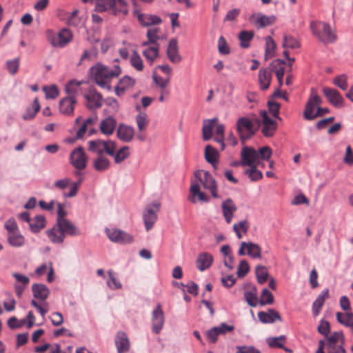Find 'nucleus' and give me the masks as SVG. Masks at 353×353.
<instances>
[{
    "mask_svg": "<svg viewBox=\"0 0 353 353\" xmlns=\"http://www.w3.org/2000/svg\"><path fill=\"white\" fill-rule=\"evenodd\" d=\"M122 70L118 65L108 66L97 63L90 69L91 79L101 89L110 91L112 81L117 79L121 74Z\"/></svg>",
    "mask_w": 353,
    "mask_h": 353,
    "instance_id": "obj_1",
    "label": "nucleus"
},
{
    "mask_svg": "<svg viewBox=\"0 0 353 353\" xmlns=\"http://www.w3.org/2000/svg\"><path fill=\"white\" fill-rule=\"evenodd\" d=\"M32 291L34 299L31 301V305L36 308L43 318L49 310V305L46 300L50 294V290L42 283H34Z\"/></svg>",
    "mask_w": 353,
    "mask_h": 353,
    "instance_id": "obj_2",
    "label": "nucleus"
},
{
    "mask_svg": "<svg viewBox=\"0 0 353 353\" xmlns=\"http://www.w3.org/2000/svg\"><path fill=\"white\" fill-rule=\"evenodd\" d=\"M310 28L313 35L323 43H332L336 40L335 31L325 22L312 21L310 22Z\"/></svg>",
    "mask_w": 353,
    "mask_h": 353,
    "instance_id": "obj_3",
    "label": "nucleus"
},
{
    "mask_svg": "<svg viewBox=\"0 0 353 353\" xmlns=\"http://www.w3.org/2000/svg\"><path fill=\"white\" fill-rule=\"evenodd\" d=\"M95 9L99 12L111 10L115 15H126L128 13L125 0H95Z\"/></svg>",
    "mask_w": 353,
    "mask_h": 353,
    "instance_id": "obj_4",
    "label": "nucleus"
},
{
    "mask_svg": "<svg viewBox=\"0 0 353 353\" xmlns=\"http://www.w3.org/2000/svg\"><path fill=\"white\" fill-rule=\"evenodd\" d=\"M46 38L48 42L54 47L63 48L72 39V33L68 28L61 30L56 33L52 30L46 32Z\"/></svg>",
    "mask_w": 353,
    "mask_h": 353,
    "instance_id": "obj_5",
    "label": "nucleus"
},
{
    "mask_svg": "<svg viewBox=\"0 0 353 353\" xmlns=\"http://www.w3.org/2000/svg\"><path fill=\"white\" fill-rule=\"evenodd\" d=\"M194 176L196 179L195 181H198L205 189L209 190L212 197H219L216 181L208 171L198 170Z\"/></svg>",
    "mask_w": 353,
    "mask_h": 353,
    "instance_id": "obj_6",
    "label": "nucleus"
},
{
    "mask_svg": "<svg viewBox=\"0 0 353 353\" xmlns=\"http://www.w3.org/2000/svg\"><path fill=\"white\" fill-rule=\"evenodd\" d=\"M322 100L314 89H312L310 97L305 105L303 117L306 120H313L316 117L315 108L319 107Z\"/></svg>",
    "mask_w": 353,
    "mask_h": 353,
    "instance_id": "obj_7",
    "label": "nucleus"
},
{
    "mask_svg": "<svg viewBox=\"0 0 353 353\" xmlns=\"http://www.w3.org/2000/svg\"><path fill=\"white\" fill-rule=\"evenodd\" d=\"M161 203L155 201L147 205L143 212V221L147 231L153 227L157 220V212L159 211Z\"/></svg>",
    "mask_w": 353,
    "mask_h": 353,
    "instance_id": "obj_8",
    "label": "nucleus"
},
{
    "mask_svg": "<svg viewBox=\"0 0 353 353\" xmlns=\"http://www.w3.org/2000/svg\"><path fill=\"white\" fill-rule=\"evenodd\" d=\"M236 131L241 140L250 139L255 133L254 124L248 117H241L236 121Z\"/></svg>",
    "mask_w": 353,
    "mask_h": 353,
    "instance_id": "obj_9",
    "label": "nucleus"
},
{
    "mask_svg": "<svg viewBox=\"0 0 353 353\" xmlns=\"http://www.w3.org/2000/svg\"><path fill=\"white\" fill-rule=\"evenodd\" d=\"M105 233L111 241L117 243H130L134 239L130 234L117 228L106 229Z\"/></svg>",
    "mask_w": 353,
    "mask_h": 353,
    "instance_id": "obj_10",
    "label": "nucleus"
},
{
    "mask_svg": "<svg viewBox=\"0 0 353 353\" xmlns=\"http://www.w3.org/2000/svg\"><path fill=\"white\" fill-rule=\"evenodd\" d=\"M71 164L77 170H83L88 163V157L81 147L75 148L70 154Z\"/></svg>",
    "mask_w": 353,
    "mask_h": 353,
    "instance_id": "obj_11",
    "label": "nucleus"
},
{
    "mask_svg": "<svg viewBox=\"0 0 353 353\" xmlns=\"http://www.w3.org/2000/svg\"><path fill=\"white\" fill-rule=\"evenodd\" d=\"M248 254L254 259L261 258V249L258 244L252 242H241L240 248L238 251V254L243 256Z\"/></svg>",
    "mask_w": 353,
    "mask_h": 353,
    "instance_id": "obj_12",
    "label": "nucleus"
},
{
    "mask_svg": "<svg viewBox=\"0 0 353 353\" xmlns=\"http://www.w3.org/2000/svg\"><path fill=\"white\" fill-rule=\"evenodd\" d=\"M84 97L86 101V106L90 110L100 108L103 105V97L101 94L94 89H90Z\"/></svg>",
    "mask_w": 353,
    "mask_h": 353,
    "instance_id": "obj_13",
    "label": "nucleus"
},
{
    "mask_svg": "<svg viewBox=\"0 0 353 353\" xmlns=\"http://www.w3.org/2000/svg\"><path fill=\"white\" fill-rule=\"evenodd\" d=\"M165 322L164 314L160 304H158L152 314V331L155 334H159L163 327Z\"/></svg>",
    "mask_w": 353,
    "mask_h": 353,
    "instance_id": "obj_14",
    "label": "nucleus"
},
{
    "mask_svg": "<svg viewBox=\"0 0 353 353\" xmlns=\"http://www.w3.org/2000/svg\"><path fill=\"white\" fill-rule=\"evenodd\" d=\"M241 156L242 165L252 166L254 165L259 164L257 159V151L252 148H243Z\"/></svg>",
    "mask_w": 353,
    "mask_h": 353,
    "instance_id": "obj_15",
    "label": "nucleus"
},
{
    "mask_svg": "<svg viewBox=\"0 0 353 353\" xmlns=\"http://www.w3.org/2000/svg\"><path fill=\"white\" fill-rule=\"evenodd\" d=\"M188 200L195 203L197 201L207 202L209 201L206 194L201 190L200 184L198 181H192L190 188V194Z\"/></svg>",
    "mask_w": 353,
    "mask_h": 353,
    "instance_id": "obj_16",
    "label": "nucleus"
},
{
    "mask_svg": "<svg viewBox=\"0 0 353 353\" xmlns=\"http://www.w3.org/2000/svg\"><path fill=\"white\" fill-rule=\"evenodd\" d=\"M323 92L327 101L334 107L340 108L344 105V99L336 90L330 88H324Z\"/></svg>",
    "mask_w": 353,
    "mask_h": 353,
    "instance_id": "obj_17",
    "label": "nucleus"
},
{
    "mask_svg": "<svg viewBox=\"0 0 353 353\" xmlns=\"http://www.w3.org/2000/svg\"><path fill=\"white\" fill-rule=\"evenodd\" d=\"M148 40L143 42V45L154 44L159 46V41L165 39V34L159 28L152 26L147 30Z\"/></svg>",
    "mask_w": 353,
    "mask_h": 353,
    "instance_id": "obj_18",
    "label": "nucleus"
},
{
    "mask_svg": "<svg viewBox=\"0 0 353 353\" xmlns=\"http://www.w3.org/2000/svg\"><path fill=\"white\" fill-rule=\"evenodd\" d=\"M233 330L234 327L232 325L221 323L219 326L214 327L207 332V339L210 342L215 343L219 335L225 334V333L232 332Z\"/></svg>",
    "mask_w": 353,
    "mask_h": 353,
    "instance_id": "obj_19",
    "label": "nucleus"
},
{
    "mask_svg": "<svg viewBox=\"0 0 353 353\" xmlns=\"http://www.w3.org/2000/svg\"><path fill=\"white\" fill-rule=\"evenodd\" d=\"M276 21L274 16H266L261 13L254 14L250 17V21L258 28H263L273 24Z\"/></svg>",
    "mask_w": 353,
    "mask_h": 353,
    "instance_id": "obj_20",
    "label": "nucleus"
},
{
    "mask_svg": "<svg viewBox=\"0 0 353 353\" xmlns=\"http://www.w3.org/2000/svg\"><path fill=\"white\" fill-rule=\"evenodd\" d=\"M12 276L16 279L17 283L14 285V291L17 296L20 298L26 288V286L30 283V279L23 274L14 272L12 273Z\"/></svg>",
    "mask_w": 353,
    "mask_h": 353,
    "instance_id": "obj_21",
    "label": "nucleus"
},
{
    "mask_svg": "<svg viewBox=\"0 0 353 353\" xmlns=\"http://www.w3.org/2000/svg\"><path fill=\"white\" fill-rule=\"evenodd\" d=\"M221 209L225 221L227 223H230L233 219L234 213L237 210L235 203L231 199H228L223 201Z\"/></svg>",
    "mask_w": 353,
    "mask_h": 353,
    "instance_id": "obj_22",
    "label": "nucleus"
},
{
    "mask_svg": "<svg viewBox=\"0 0 353 353\" xmlns=\"http://www.w3.org/2000/svg\"><path fill=\"white\" fill-rule=\"evenodd\" d=\"M57 226L59 227L61 233L63 234L64 238L65 235L78 236L80 234V232L78 228L68 219H62L57 221Z\"/></svg>",
    "mask_w": 353,
    "mask_h": 353,
    "instance_id": "obj_23",
    "label": "nucleus"
},
{
    "mask_svg": "<svg viewBox=\"0 0 353 353\" xmlns=\"http://www.w3.org/2000/svg\"><path fill=\"white\" fill-rule=\"evenodd\" d=\"M134 83L135 81L134 79L127 75L124 76L118 81L114 87L115 94L119 97L121 96L126 90L132 88Z\"/></svg>",
    "mask_w": 353,
    "mask_h": 353,
    "instance_id": "obj_24",
    "label": "nucleus"
},
{
    "mask_svg": "<svg viewBox=\"0 0 353 353\" xmlns=\"http://www.w3.org/2000/svg\"><path fill=\"white\" fill-rule=\"evenodd\" d=\"M117 137L123 142H130L134 135V129L125 124H120L117 129Z\"/></svg>",
    "mask_w": 353,
    "mask_h": 353,
    "instance_id": "obj_25",
    "label": "nucleus"
},
{
    "mask_svg": "<svg viewBox=\"0 0 353 353\" xmlns=\"http://www.w3.org/2000/svg\"><path fill=\"white\" fill-rule=\"evenodd\" d=\"M117 126V121L112 117H108L101 120L99 129L102 134L110 136L112 135Z\"/></svg>",
    "mask_w": 353,
    "mask_h": 353,
    "instance_id": "obj_26",
    "label": "nucleus"
},
{
    "mask_svg": "<svg viewBox=\"0 0 353 353\" xmlns=\"http://www.w3.org/2000/svg\"><path fill=\"white\" fill-rule=\"evenodd\" d=\"M76 103L77 99H73L72 97H65L59 101V110L63 114L71 116L73 114Z\"/></svg>",
    "mask_w": 353,
    "mask_h": 353,
    "instance_id": "obj_27",
    "label": "nucleus"
},
{
    "mask_svg": "<svg viewBox=\"0 0 353 353\" xmlns=\"http://www.w3.org/2000/svg\"><path fill=\"white\" fill-rule=\"evenodd\" d=\"M115 344L118 353H125L129 351L130 341L125 332H119L115 337Z\"/></svg>",
    "mask_w": 353,
    "mask_h": 353,
    "instance_id": "obj_28",
    "label": "nucleus"
},
{
    "mask_svg": "<svg viewBox=\"0 0 353 353\" xmlns=\"http://www.w3.org/2000/svg\"><path fill=\"white\" fill-rule=\"evenodd\" d=\"M258 318L263 323H272L276 320H282L280 314L273 309H269L268 312H259Z\"/></svg>",
    "mask_w": 353,
    "mask_h": 353,
    "instance_id": "obj_29",
    "label": "nucleus"
},
{
    "mask_svg": "<svg viewBox=\"0 0 353 353\" xmlns=\"http://www.w3.org/2000/svg\"><path fill=\"white\" fill-rule=\"evenodd\" d=\"M142 46L145 48L143 50L142 53L147 61L152 65L154 61L159 56V46H155L154 44H148V45H143Z\"/></svg>",
    "mask_w": 353,
    "mask_h": 353,
    "instance_id": "obj_30",
    "label": "nucleus"
},
{
    "mask_svg": "<svg viewBox=\"0 0 353 353\" xmlns=\"http://www.w3.org/2000/svg\"><path fill=\"white\" fill-rule=\"evenodd\" d=\"M167 55L170 61L172 63H179L181 61V58L179 54L176 39H172L170 41L167 49Z\"/></svg>",
    "mask_w": 353,
    "mask_h": 353,
    "instance_id": "obj_31",
    "label": "nucleus"
},
{
    "mask_svg": "<svg viewBox=\"0 0 353 353\" xmlns=\"http://www.w3.org/2000/svg\"><path fill=\"white\" fill-rule=\"evenodd\" d=\"M272 74L269 70L261 68L259 71V83L260 88L263 90H267L270 85Z\"/></svg>",
    "mask_w": 353,
    "mask_h": 353,
    "instance_id": "obj_32",
    "label": "nucleus"
},
{
    "mask_svg": "<svg viewBox=\"0 0 353 353\" xmlns=\"http://www.w3.org/2000/svg\"><path fill=\"white\" fill-rule=\"evenodd\" d=\"M213 261L212 256L209 253H202L196 259V267L200 271H203L210 267Z\"/></svg>",
    "mask_w": 353,
    "mask_h": 353,
    "instance_id": "obj_33",
    "label": "nucleus"
},
{
    "mask_svg": "<svg viewBox=\"0 0 353 353\" xmlns=\"http://www.w3.org/2000/svg\"><path fill=\"white\" fill-rule=\"evenodd\" d=\"M328 293V289H325L322 293L317 296L316 299L313 303L312 312L314 316H316L319 314L325 299L329 296Z\"/></svg>",
    "mask_w": 353,
    "mask_h": 353,
    "instance_id": "obj_34",
    "label": "nucleus"
},
{
    "mask_svg": "<svg viewBox=\"0 0 353 353\" xmlns=\"http://www.w3.org/2000/svg\"><path fill=\"white\" fill-rule=\"evenodd\" d=\"M110 162L104 154L98 155L93 160V167L98 172H103L110 168Z\"/></svg>",
    "mask_w": 353,
    "mask_h": 353,
    "instance_id": "obj_35",
    "label": "nucleus"
},
{
    "mask_svg": "<svg viewBox=\"0 0 353 353\" xmlns=\"http://www.w3.org/2000/svg\"><path fill=\"white\" fill-rule=\"evenodd\" d=\"M8 242L12 247L20 248L25 245V237L19 231L8 234Z\"/></svg>",
    "mask_w": 353,
    "mask_h": 353,
    "instance_id": "obj_36",
    "label": "nucleus"
},
{
    "mask_svg": "<svg viewBox=\"0 0 353 353\" xmlns=\"http://www.w3.org/2000/svg\"><path fill=\"white\" fill-rule=\"evenodd\" d=\"M46 234L50 241L53 243H62L64 241L63 234L57 224L52 228L46 231Z\"/></svg>",
    "mask_w": 353,
    "mask_h": 353,
    "instance_id": "obj_37",
    "label": "nucleus"
},
{
    "mask_svg": "<svg viewBox=\"0 0 353 353\" xmlns=\"http://www.w3.org/2000/svg\"><path fill=\"white\" fill-rule=\"evenodd\" d=\"M29 226L30 230L34 233L39 232L41 229L46 226V219L42 215H37L29 222Z\"/></svg>",
    "mask_w": 353,
    "mask_h": 353,
    "instance_id": "obj_38",
    "label": "nucleus"
},
{
    "mask_svg": "<svg viewBox=\"0 0 353 353\" xmlns=\"http://www.w3.org/2000/svg\"><path fill=\"white\" fill-rule=\"evenodd\" d=\"M217 121V119L214 118L211 120H205L202 128L203 139L204 141H208L212 138V130L214 128V123Z\"/></svg>",
    "mask_w": 353,
    "mask_h": 353,
    "instance_id": "obj_39",
    "label": "nucleus"
},
{
    "mask_svg": "<svg viewBox=\"0 0 353 353\" xmlns=\"http://www.w3.org/2000/svg\"><path fill=\"white\" fill-rule=\"evenodd\" d=\"M138 19L143 26H151L161 22V18L155 15L140 14L138 16Z\"/></svg>",
    "mask_w": 353,
    "mask_h": 353,
    "instance_id": "obj_40",
    "label": "nucleus"
},
{
    "mask_svg": "<svg viewBox=\"0 0 353 353\" xmlns=\"http://www.w3.org/2000/svg\"><path fill=\"white\" fill-rule=\"evenodd\" d=\"M40 110V104L37 98H35L31 107L27 108L25 113L23 114V120H31L32 119L37 113Z\"/></svg>",
    "mask_w": 353,
    "mask_h": 353,
    "instance_id": "obj_41",
    "label": "nucleus"
},
{
    "mask_svg": "<svg viewBox=\"0 0 353 353\" xmlns=\"http://www.w3.org/2000/svg\"><path fill=\"white\" fill-rule=\"evenodd\" d=\"M88 150L97 156L104 154V141L96 139L88 141Z\"/></svg>",
    "mask_w": 353,
    "mask_h": 353,
    "instance_id": "obj_42",
    "label": "nucleus"
},
{
    "mask_svg": "<svg viewBox=\"0 0 353 353\" xmlns=\"http://www.w3.org/2000/svg\"><path fill=\"white\" fill-rule=\"evenodd\" d=\"M254 35L253 31L243 30L239 34V40L240 41V46L242 48H248L250 43L252 40Z\"/></svg>",
    "mask_w": 353,
    "mask_h": 353,
    "instance_id": "obj_43",
    "label": "nucleus"
},
{
    "mask_svg": "<svg viewBox=\"0 0 353 353\" xmlns=\"http://www.w3.org/2000/svg\"><path fill=\"white\" fill-rule=\"evenodd\" d=\"M337 321L342 325L350 327L352 328L353 326V313L352 312H337L336 314Z\"/></svg>",
    "mask_w": 353,
    "mask_h": 353,
    "instance_id": "obj_44",
    "label": "nucleus"
},
{
    "mask_svg": "<svg viewBox=\"0 0 353 353\" xmlns=\"http://www.w3.org/2000/svg\"><path fill=\"white\" fill-rule=\"evenodd\" d=\"M205 158L210 163H218L219 153L214 148L210 145H207L205 148Z\"/></svg>",
    "mask_w": 353,
    "mask_h": 353,
    "instance_id": "obj_45",
    "label": "nucleus"
},
{
    "mask_svg": "<svg viewBox=\"0 0 353 353\" xmlns=\"http://www.w3.org/2000/svg\"><path fill=\"white\" fill-rule=\"evenodd\" d=\"M327 336V343L326 345H330V347H332V344H344V336L343 332H335L332 333L330 336Z\"/></svg>",
    "mask_w": 353,
    "mask_h": 353,
    "instance_id": "obj_46",
    "label": "nucleus"
},
{
    "mask_svg": "<svg viewBox=\"0 0 353 353\" xmlns=\"http://www.w3.org/2000/svg\"><path fill=\"white\" fill-rule=\"evenodd\" d=\"M129 156V147L123 146L117 152L115 151L114 155H113L112 157H114V160L116 163H120L122 161H123L125 159H127Z\"/></svg>",
    "mask_w": 353,
    "mask_h": 353,
    "instance_id": "obj_47",
    "label": "nucleus"
},
{
    "mask_svg": "<svg viewBox=\"0 0 353 353\" xmlns=\"http://www.w3.org/2000/svg\"><path fill=\"white\" fill-rule=\"evenodd\" d=\"M282 46L284 48L296 49L300 47V43L299 41L292 36L285 34L283 36Z\"/></svg>",
    "mask_w": 353,
    "mask_h": 353,
    "instance_id": "obj_48",
    "label": "nucleus"
},
{
    "mask_svg": "<svg viewBox=\"0 0 353 353\" xmlns=\"http://www.w3.org/2000/svg\"><path fill=\"white\" fill-rule=\"evenodd\" d=\"M136 123L139 132L143 131L149 123L148 117L145 112H140L136 117Z\"/></svg>",
    "mask_w": 353,
    "mask_h": 353,
    "instance_id": "obj_49",
    "label": "nucleus"
},
{
    "mask_svg": "<svg viewBox=\"0 0 353 353\" xmlns=\"http://www.w3.org/2000/svg\"><path fill=\"white\" fill-rule=\"evenodd\" d=\"M257 281L260 284H263L267 281L268 277V272L267 268L263 265H258L255 269Z\"/></svg>",
    "mask_w": 353,
    "mask_h": 353,
    "instance_id": "obj_50",
    "label": "nucleus"
},
{
    "mask_svg": "<svg viewBox=\"0 0 353 353\" xmlns=\"http://www.w3.org/2000/svg\"><path fill=\"white\" fill-rule=\"evenodd\" d=\"M276 48V44L274 40L270 37H268L265 39V59L272 58L274 56V53Z\"/></svg>",
    "mask_w": 353,
    "mask_h": 353,
    "instance_id": "obj_51",
    "label": "nucleus"
},
{
    "mask_svg": "<svg viewBox=\"0 0 353 353\" xmlns=\"http://www.w3.org/2000/svg\"><path fill=\"white\" fill-rule=\"evenodd\" d=\"M80 83H76L74 81H70L65 86V92L68 94L67 97H73V99H76V97L79 90Z\"/></svg>",
    "mask_w": 353,
    "mask_h": 353,
    "instance_id": "obj_52",
    "label": "nucleus"
},
{
    "mask_svg": "<svg viewBox=\"0 0 353 353\" xmlns=\"http://www.w3.org/2000/svg\"><path fill=\"white\" fill-rule=\"evenodd\" d=\"M285 64V61L278 59H276L274 60L272 63V65L273 67H275L277 65H281L279 67V68L278 70H276V77L278 79V81H279V85L281 86L282 84H283V76H284V68L283 66V65Z\"/></svg>",
    "mask_w": 353,
    "mask_h": 353,
    "instance_id": "obj_53",
    "label": "nucleus"
},
{
    "mask_svg": "<svg viewBox=\"0 0 353 353\" xmlns=\"http://www.w3.org/2000/svg\"><path fill=\"white\" fill-rule=\"evenodd\" d=\"M274 302V296L267 289L264 288L260 297V305H264L272 304Z\"/></svg>",
    "mask_w": 353,
    "mask_h": 353,
    "instance_id": "obj_54",
    "label": "nucleus"
},
{
    "mask_svg": "<svg viewBox=\"0 0 353 353\" xmlns=\"http://www.w3.org/2000/svg\"><path fill=\"white\" fill-rule=\"evenodd\" d=\"M272 155V150L268 146H264L261 148L257 151V159L259 163L260 164V160L269 161Z\"/></svg>",
    "mask_w": 353,
    "mask_h": 353,
    "instance_id": "obj_55",
    "label": "nucleus"
},
{
    "mask_svg": "<svg viewBox=\"0 0 353 353\" xmlns=\"http://www.w3.org/2000/svg\"><path fill=\"white\" fill-rule=\"evenodd\" d=\"M251 168L245 170V174H248L253 181H259L263 177L262 172L256 169V165L250 166Z\"/></svg>",
    "mask_w": 353,
    "mask_h": 353,
    "instance_id": "obj_56",
    "label": "nucleus"
},
{
    "mask_svg": "<svg viewBox=\"0 0 353 353\" xmlns=\"http://www.w3.org/2000/svg\"><path fill=\"white\" fill-rule=\"evenodd\" d=\"M131 65L138 71H142L143 63L141 57L137 52H134L130 58Z\"/></svg>",
    "mask_w": 353,
    "mask_h": 353,
    "instance_id": "obj_57",
    "label": "nucleus"
},
{
    "mask_svg": "<svg viewBox=\"0 0 353 353\" xmlns=\"http://www.w3.org/2000/svg\"><path fill=\"white\" fill-rule=\"evenodd\" d=\"M43 91L45 92L47 99H54L59 95V90L55 85L44 86L43 88Z\"/></svg>",
    "mask_w": 353,
    "mask_h": 353,
    "instance_id": "obj_58",
    "label": "nucleus"
},
{
    "mask_svg": "<svg viewBox=\"0 0 353 353\" xmlns=\"http://www.w3.org/2000/svg\"><path fill=\"white\" fill-rule=\"evenodd\" d=\"M108 274L110 277V280L107 281L108 285L113 290H117L120 289L122 287L121 283L119 282V281L117 279V278L115 276L114 272L112 270H109L108 272Z\"/></svg>",
    "mask_w": 353,
    "mask_h": 353,
    "instance_id": "obj_59",
    "label": "nucleus"
},
{
    "mask_svg": "<svg viewBox=\"0 0 353 353\" xmlns=\"http://www.w3.org/2000/svg\"><path fill=\"white\" fill-rule=\"evenodd\" d=\"M285 342V336L283 335L279 337H273L268 339V343L270 347L283 348V345Z\"/></svg>",
    "mask_w": 353,
    "mask_h": 353,
    "instance_id": "obj_60",
    "label": "nucleus"
},
{
    "mask_svg": "<svg viewBox=\"0 0 353 353\" xmlns=\"http://www.w3.org/2000/svg\"><path fill=\"white\" fill-rule=\"evenodd\" d=\"M347 77L345 74H341L336 77L333 80V83L341 90H345L347 88Z\"/></svg>",
    "mask_w": 353,
    "mask_h": 353,
    "instance_id": "obj_61",
    "label": "nucleus"
},
{
    "mask_svg": "<svg viewBox=\"0 0 353 353\" xmlns=\"http://www.w3.org/2000/svg\"><path fill=\"white\" fill-rule=\"evenodd\" d=\"M217 47L219 52L221 54L225 55L228 54L230 52V50L228 45V43L223 36H221L219 38Z\"/></svg>",
    "mask_w": 353,
    "mask_h": 353,
    "instance_id": "obj_62",
    "label": "nucleus"
},
{
    "mask_svg": "<svg viewBox=\"0 0 353 353\" xmlns=\"http://www.w3.org/2000/svg\"><path fill=\"white\" fill-rule=\"evenodd\" d=\"M6 67L11 74H14L18 71L19 67V59L16 58L13 60H9L6 62Z\"/></svg>",
    "mask_w": 353,
    "mask_h": 353,
    "instance_id": "obj_63",
    "label": "nucleus"
},
{
    "mask_svg": "<svg viewBox=\"0 0 353 353\" xmlns=\"http://www.w3.org/2000/svg\"><path fill=\"white\" fill-rule=\"evenodd\" d=\"M250 270V266L245 260L241 261L238 266L237 275L239 277H244Z\"/></svg>",
    "mask_w": 353,
    "mask_h": 353,
    "instance_id": "obj_64",
    "label": "nucleus"
}]
</instances>
